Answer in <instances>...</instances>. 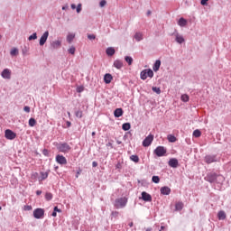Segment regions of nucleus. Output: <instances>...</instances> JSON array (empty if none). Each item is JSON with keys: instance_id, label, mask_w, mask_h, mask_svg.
Segmentation results:
<instances>
[{"instance_id": "15", "label": "nucleus", "mask_w": 231, "mask_h": 231, "mask_svg": "<svg viewBox=\"0 0 231 231\" xmlns=\"http://www.w3.org/2000/svg\"><path fill=\"white\" fill-rule=\"evenodd\" d=\"M114 68H116V69H122V68H124V61L121 60H116L114 61Z\"/></svg>"}, {"instance_id": "18", "label": "nucleus", "mask_w": 231, "mask_h": 231, "mask_svg": "<svg viewBox=\"0 0 231 231\" xmlns=\"http://www.w3.org/2000/svg\"><path fill=\"white\" fill-rule=\"evenodd\" d=\"M111 80H113V76L109 73L105 74L104 76L105 84H111Z\"/></svg>"}, {"instance_id": "52", "label": "nucleus", "mask_w": 231, "mask_h": 231, "mask_svg": "<svg viewBox=\"0 0 231 231\" xmlns=\"http://www.w3.org/2000/svg\"><path fill=\"white\" fill-rule=\"evenodd\" d=\"M23 111H25V113H30V111H31L30 106H24Z\"/></svg>"}, {"instance_id": "57", "label": "nucleus", "mask_w": 231, "mask_h": 231, "mask_svg": "<svg viewBox=\"0 0 231 231\" xmlns=\"http://www.w3.org/2000/svg\"><path fill=\"white\" fill-rule=\"evenodd\" d=\"M92 167H98V162H92Z\"/></svg>"}, {"instance_id": "14", "label": "nucleus", "mask_w": 231, "mask_h": 231, "mask_svg": "<svg viewBox=\"0 0 231 231\" xmlns=\"http://www.w3.org/2000/svg\"><path fill=\"white\" fill-rule=\"evenodd\" d=\"M2 78L3 79H10L11 77H12V71H10L9 69H5L3 71H2Z\"/></svg>"}, {"instance_id": "59", "label": "nucleus", "mask_w": 231, "mask_h": 231, "mask_svg": "<svg viewBox=\"0 0 231 231\" xmlns=\"http://www.w3.org/2000/svg\"><path fill=\"white\" fill-rule=\"evenodd\" d=\"M51 216H52V217H57V213L55 210H53V212L51 213Z\"/></svg>"}, {"instance_id": "41", "label": "nucleus", "mask_w": 231, "mask_h": 231, "mask_svg": "<svg viewBox=\"0 0 231 231\" xmlns=\"http://www.w3.org/2000/svg\"><path fill=\"white\" fill-rule=\"evenodd\" d=\"M152 181L153 183H160V177H159V176H156V175L152 176Z\"/></svg>"}, {"instance_id": "38", "label": "nucleus", "mask_w": 231, "mask_h": 231, "mask_svg": "<svg viewBox=\"0 0 231 231\" xmlns=\"http://www.w3.org/2000/svg\"><path fill=\"white\" fill-rule=\"evenodd\" d=\"M28 51H30V48L24 46L23 49H22V54L23 55V57H26V55H28Z\"/></svg>"}, {"instance_id": "34", "label": "nucleus", "mask_w": 231, "mask_h": 231, "mask_svg": "<svg viewBox=\"0 0 231 231\" xmlns=\"http://www.w3.org/2000/svg\"><path fill=\"white\" fill-rule=\"evenodd\" d=\"M146 76L149 77L150 79H152L154 77V72L152 69H146Z\"/></svg>"}, {"instance_id": "2", "label": "nucleus", "mask_w": 231, "mask_h": 231, "mask_svg": "<svg viewBox=\"0 0 231 231\" xmlns=\"http://www.w3.org/2000/svg\"><path fill=\"white\" fill-rule=\"evenodd\" d=\"M217 178H219V175H217V173L208 172L205 177V180L208 181V183H216Z\"/></svg>"}, {"instance_id": "25", "label": "nucleus", "mask_w": 231, "mask_h": 231, "mask_svg": "<svg viewBox=\"0 0 231 231\" xmlns=\"http://www.w3.org/2000/svg\"><path fill=\"white\" fill-rule=\"evenodd\" d=\"M178 24H179V26H181L183 28V27L187 26V20L185 18H180L178 21Z\"/></svg>"}, {"instance_id": "40", "label": "nucleus", "mask_w": 231, "mask_h": 231, "mask_svg": "<svg viewBox=\"0 0 231 231\" xmlns=\"http://www.w3.org/2000/svg\"><path fill=\"white\" fill-rule=\"evenodd\" d=\"M152 91H153V93H157V95H160V93H162V89H160V88L158 87H152Z\"/></svg>"}, {"instance_id": "3", "label": "nucleus", "mask_w": 231, "mask_h": 231, "mask_svg": "<svg viewBox=\"0 0 231 231\" xmlns=\"http://www.w3.org/2000/svg\"><path fill=\"white\" fill-rule=\"evenodd\" d=\"M57 149L60 151V152H68L69 151H71V146L68 144V143H60L57 144Z\"/></svg>"}, {"instance_id": "24", "label": "nucleus", "mask_w": 231, "mask_h": 231, "mask_svg": "<svg viewBox=\"0 0 231 231\" xmlns=\"http://www.w3.org/2000/svg\"><path fill=\"white\" fill-rule=\"evenodd\" d=\"M10 55L11 57H17V55H19V49L17 48H13L11 51H10Z\"/></svg>"}, {"instance_id": "63", "label": "nucleus", "mask_w": 231, "mask_h": 231, "mask_svg": "<svg viewBox=\"0 0 231 231\" xmlns=\"http://www.w3.org/2000/svg\"><path fill=\"white\" fill-rule=\"evenodd\" d=\"M162 230H165V226H162L159 231H162Z\"/></svg>"}, {"instance_id": "20", "label": "nucleus", "mask_w": 231, "mask_h": 231, "mask_svg": "<svg viewBox=\"0 0 231 231\" xmlns=\"http://www.w3.org/2000/svg\"><path fill=\"white\" fill-rule=\"evenodd\" d=\"M183 207H184L183 202H181V201L176 202V204H175V210L177 212H180V211L183 210Z\"/></svg>"}, {"instance_id": "55", "label": "nucleus", "mask_w": 231, "mask_h": 231, "mask_svg": "<svg viewBox=\"0 0 231 231\" xmlns=\"http://www.w3.org/2000/svg\"><path fill=\"white\" fill-rule=\"evenodd\" d=\"M53 210H54V212H56V213H57V212H62V210H60V209L59 208V207H57V206L54 207V209H53Z\"/></svg>"}, {"instance_id": "12", "label": "nucleus", "mask_w": 231, "mask_h": 231, "mask_svg": "<svg viewBox=\"0 0 231 231\" xmlns=\"http://www.w3.org/2000/svg\"><path fill=\"white\" fill-rule=\"evenodd\" d=\"M168 165L172 169H178V167L180 166V162L176 158H171L168 162Z\"/></svg>"}, {"instance_id": "39", "label": "nucleus", "mask_w": 231, "mask_h": 231, "mask_svg": "<svg viewBox=\"0 0 231 231\" xmlns=\"http://www.w3.org/2000/svg\"><path fill=\"white\" fill-rule=\"evenodd\" d=\"M193 136L195 137V138H199V136H201V131H199V130H195L194 132H193Z\"/></svg>"}, {"instance_id": "29", "label": "nucleus", "mask_w": 231, "mask_h": 231, "mask_svg": "<svg viewBox=\"0 0 231 231\" xmlns=\"http://www.w3.org/2000/svg\"><path fill=\"white\" fill-rule=\"evenodd\" d=\"M130 160L131 162H134V163H138L140 162V157H138V155H131Z\"/></svg>"}, {"instance_id": "44", "label": "nucleus", "mask_w": 231, "mask_h": 231, "mask_svg": "<svg viewBox=\"0 0 231 231\" xmlns=\"http://www.w3.org/2000/svg\"><path fill=\"white\" fill-rule=\"evenodd\" d=\"M77 118H82V110H78L75 113Z\"/></svg>"}, {"instance_id": "4", "label": "nucleus", "mask_w": 231, "mask_h": 231, "mask_svg": "<svg viewBox=\"0 0 231 231\" xmlns=\"http://www.w3.org/2000/svg\"><path fill=\"white\" fill-rule=\"evenodd\" d=\"M153 153L159 158H162V156H165V154H167V149H165L163 146H158L153 151Z\"/></svg>"}, {"instance_id": "61", "label": "nucleus", "mask_w": 231, "mask_h": 231, "mask_svg": "<svg viewBox=\"0 0 231 231\" xmlns=\"http://www.w3.org/2000/svg\"><path fill=\"white\" fill-rule=\"evenodd\" d=\"M69 5H64L62 6V10H69Z\"/></svg>"}, {"instance_id": "32", "label": "nucleus", "mask_w": 231, "mask_h": 231, "mask_svg": "<svg viewBox=\"0 0 231 231\" xmlns=\"http://www.w3.org/2000/svg\"><path fill=\"white\" fill-rule=\"evenodd\" d=\"M36 124H37V121L35 120V118L31 117L29 119V125H30V127H35Z\"/></svg>"}, {"instance_id": "16", "label": "nucleus", "mask_w": 231, "mask_h": 231, "mask_svg": "<svg viewBox=\"0 0 231 231\" xmlns=\"http://www.w3.org/2000/svg\"><path fill=\"white\" fill-rule=\"evenodd\" d=\"M161 194L163 196H169L171 194V188L164 186L161 188Z\"/></svg>"}, {"instance_id": "36", "label": "nucleus", "mask_w": 231, "mask_h": 231, "mask_svg": "<svg viewBox=\"0 0 231 231\" xmlns=\"http://www.w3.org/2000/svg\"><path fill=\"white\" fill-rule=\"evenodd\" d=\"M180 100H181V102H189V95H187V94L181 95Z\"/></svg>"}, {"instance_id": "19", "label": "nucleus", "mask_w": 231, "mask_h": 231, "mask_svg": "<svg viewBox=\"0 0 231 231\" xmlns=\"http://www.w3.org/2000/svg\"><path fill=\"white\" fill-rule=\"evenodd\" d=\"M51 46L54 50H57L58 48H60V46H62V42L61 41H54L51 42Z\"/></svg>"}, {"instance_id": "6", "label": "nucleus", "mask_w": 231, "mask_h": 231, "mask_svg": "<svg viewBox=\"0 0 231 231\" xmlns=\"http://www.w3.org/2000/svg\"><path fill=\"white\" fill-rule=\"evenodd\" d=\"M33 217L35 219H42L44 217V209L38 208L33 210Z\"/></svg>"}, {"instance_id": "43", "label": "nucleus", "mask_w": 231, "mask_h": 231, "mask_svg": "<svg viewBox=\"0 0 231 231\" xmlns=\"http://www.w3.org/2000/svg\"><path fill=\"white\" fill-rule=\"evenodd\" d=\"M77 14H80L82 12V4H79L76 7Z\"/></svg>"}, {"instance_id": "37", "label": "nucleus", "mask_w": 231, "mask_h": 231, "mask_svg": "<svg viewBox=\"0 0 231 231\" xmlns=\"http://www.w3.org/2000/svg\"><path fill=\"white\" fill-rule=\"evenodd\" d=\"M125 62H127L128 66H131L133 64V58L130 56H125Z\"/></svg>"}, {"instance_id": "35", "label": "nucleus", "mask_w": 231, "mask_h": 231, "mask_svg": "<svg viewBox=\"0 0 231 231\" xmlns=\"http://www.w3.org/2000/svg\"><path fill=\"white\" fill-rule=\"evenodd\" d=\"M45 199L47 201H51L53 199V194H51V192H47L45 194Z\"/></svg>"}, {"instance_id": "28", "label": "nucleus", "mask_w": 231, "mask_h": 231, "mask_svg": "<svg viewBox=\"0 0 231 231\" xmlns=\"http://www.w3.org/2000/svg\"><path fill=\"white\" fill-rule=\"evenodd\" d=\"M73 39H75V34L73 33H69L67 35V42L71 44V42H73Z\"/></svg>"}, {"instance_id": "42", "label": "nucleus", "mask_w": 231, "mask_h": 231, "mask_svg": "<svg viewBox=\"0 0 231 231\" xmlns=\"http://www.w3.org/2000/svg\"><path fill=\"white\" fill-rule=\"evenodd\" d=\"M36 39H37V32H34L28 37V41H35Z\"/></svg>"}, {"instance_id": "60", "label": "nucleus", "mask_w": 231, "mask_h": 231, "mask_svg": "<svg viewBox=\"0 0 231 231\" xmlns=\"http://www.w3.org/2000/svg\"><path fill=\"white\" fill-rule=\"evenodd\" d=\"M70 6H71V9H72V10L77 9V5H76L75 4H71V5H70Z\"/></svg>"}, {"instance_id": "33", "label": "nucleus", "mask_w": 231, "mask_h": 231, "mask_svg": "<svg viewBox=\"0 0 231 231\" xmlns=\"http://www.w3.org/2000/svg\"><path fill=\"white\" fill-rule=\"evenodd\" d=\"M134 39L135 41H137V42H140V41L143 39V36L142 35V33L136 32L134 35Z\"/></svg>"}, {"instance_id": "45", "label": "nucleus", "mask_w": 231, "mask_h": 231, "mask_svg": "<svg viewBox=\"0 0 231 231\" xmlns=\"http://www.w3.org/2000/svg\"><path fill=\"white\" fill-rule=\"evenodd\" d=\"M75 51H76V49L74 46L69 49V53H70V55H75Z\"/></svg>"}, {"instance_id": "50", "label": "nucleus", "mask_w": 231, "mask_h": 231, "mask_svg": "<svg viewBox=\"0 0 231 231\" xmlns=\"http://www.w3.org/2000/svg\"><path fill=\"white\" fill-rule=\"evenodd\" d=\"M42 154H43L44 156H49L50 152L48 151V149H43Z\"/></svg>"}, {"instance_id": "5", "label": "nucleus", "mask_w": 231, "mask_h": 231, "mask_svg": "<svg viewBox=\"0 0 231 231\" xmlns=\"http://www.w3.org/2000/svg\"><path fill=\"white\" fill-rule=\"evenodd\" d=\"M204 162L208 165H210V163H216V162H218L217 155H212V154L206 155L204 158Z\"/></svg>"}, {"instance_id": "11", "label": "nucleus", "mask_w": 231, "mask_h": 231, "mask_svg": "<svg viewBox=\"0 0 231 231\" xmlns=\"http://www.w3.org/2000/svg\"><path fill=\"white\" fill-rule=\"evenodd\" d=\"M141 198L140 199H143V201H146V202H151L152 201V196H151V194L147 193L146 191H143L141 193Z\"/></svg>"}, {"instance_id": "53", "label": "nucleus", "mask_w": 231, "mask_h": 231, "mask_svg": "<svg viewBox=\"0 0 231 231\" xmlns=\"http://www.w3.org/2000/svg\"><path fill=\"white\" fill-rule=\"evenodd\" d=\"M116 169H122V162H118L117 164L116 165Z\"/></svg>"}, {"instance_id": "22", "label": "nucleus", "mask_w": 231, "mask_h": 231, "mask_svg": "<svg viewBox=\"0 0 231 231\" xmlns=\"http://www.w3.org/2000/svg\"><path fill=\"white\" fill-rule=\"evenodd\" d=\"M106 55H108V57H113V55H115V53H116L115 48H113V47H108V48L106 50Z\"/></svg>"}, {"instance_id": "23", "label": "nucleus", "mask_w": 231, "mask_h": 231, "mask_svg": "<svg viewBox=\"0 0 231 231\" xmlns=\"http://www.w3.org/2000/svg\"><path fill=\"white\" fill-rule=\"evenodd\" d=\"M217 217L220 221H223V220L226 219V213H225V211L221 210L217 213Z\"/></svg>"}, {"instance_id": "48", "label": "nucleus", "mask_w": 231, "mask_h": 231, "mask_svg": "<svg viewBox=\"0 0 231 231\" xmlns=\"http://www.w3.org/2000/svg\"><path fill=\"white\" fill-rule=\"evenodd\" d=\"M88 39H89V41H95L97 39V36L95 34H88Z\"/></svg>"}, {"instance_id": "1", "label": "nucleus", "mask_w": 231, "mask_h": 231, "mask_svg": "<svg viewBox=\"0 0 231 231\" xmlns=\"http://www.w3.org/2000/svg\"><path fill=\"white\" fill-rule=\"evenodd\" d=\"M127 205V198L123 197L116 199L114 203L115 208H125Z\"/></svg>"}, {"instance_id": "47", "label": "nucleus", "mask_w": 231, "mask_h": 231, "mask_svg": "<svg viewBox=\"0 0 231 231\" xmlns=\"http://www.w3.org/2000/svg\"><path fill=\"white\" fill-rule=\"evenodd\" d=\"M106 5H107V2L106 0H101L99 3V6L101 8H104V6H106Z\"/></svg>"}, {"instance_id": "31", "label": "nucleus", "mask_w": 231, "mask_h": 231, "mask_svg": "<svg viewBox=\"0 0 231 231\" xmlns=\"http://www.w3.org/2000/svg\"><path fill=\"white\" fill-rule=\"evenodd\" d=\"M178 139L176 138V136H174L173 134H169L168 135V141L171 143H174Z\"/></svg>"}, {"instance_id": "27", "label": "nucleus", "mask_w": 231, "mask_h": 231, "mask_svg": "<svg viewBox=\"0 0 231 231\" xmlns=\"http://www.w3.org/2000/svg\"><path fill=\"white\" fill-rule=\"evenodd\" d=\"M140 77L142 80H147V69H143L140 73Z\"/></svg>"}, {"instance_id": "13", "label": "nucleus", "mask_w": 231, "mask_h": 231, "mask_svg": "<svg viewBox=\"0 0 231 231\" xmlns=\"http://www.w3.org/2000/svg\"><path fill=\"white\" fill-rule=\"evenodd\" d=\"M56 162L60 165H66L68 163V160H66V157L60 154L56 155Z\"/></svg>"}, {"instance_id": "51", "label": "nucleus", "mask_w": 231, "mask_h": 231, "mask_svg": "<svg viewBox=\"0 0 231 231\" xmlns=\"http://www.w3.org/2000/svg\"><path fill=\"white\" fill-rule=\"evenodd\" d=\"M207 3H208V0H200V5H202V6H207Z\"/></svg>"}, {"instance_id": "54", "label": "nucleus", "mask_w": 231, "mask_h": 231, "mask_svg": "<svg viewBox=\"0 0 231 231\" xmlns=\"http://www.w3.org/2000/svg\"><path fill=\"white\" fill-rule=\"evenodd\" d=\"M38 176H39V173L38 172H34V173H32V178L33 180H36V178H38Z\"/></svg>"}, {"instance_id": "26", "label": "nucleus", "mask_w": 231, "mask_h": 231, "mask_svg": "<svg viewBox=\"0 0 231 231\" xmlns=\"http://www.w3.org/2000/svg\"><path fill=\"white\" fill-rule=\"evenodd\" d=\"M41 177L39 178V181H44L48 178V172L41 171Z\"/></svg>"}, {"instance_id": "9", "label": "nucleus", "mask_w": 231, "mask_h": 231, "mask_svg": "<svg viewBox=\"0 0 231 231\" xmlns=\"http://www.w3.org/2000/svg\"><path fill=\"white\" fill-rule=\"evenodd\" d=\"M5 136L7 140H15V138L17 137V134L10 129H7L5 132Z\"/></svg>"}, {"instance_id": "30", "label": "nucleus", "mask_w": 231, "mask_h": 231, "mask_svg": "<svg viewBox=\"0 0 231 231\" xmlns=\"http://www.w3.org/2000/svg\"><path fill=\"white\" fill-rule=\"evenodd\" d=\"M122 129L123 131H129V129H131V123H124Z\"/></svg>"}, {"instance_id": "62", "label": "nucleus", "mask_w": 231, "mask_h": 231, "mask_svg": "<svg viewBox=\"0 0 231 231\" xmlns=\"http://www.w3.org/2000/svg\"><path fill=\"white\" fill-rule=\"evenodd\" d=\"M41 194H42V191H41V190H37V191H36V195H37V196H41Z\"/></svg>"}, {"instance_id": "46", "label": "nucleus", "mask_w": 231, "mask_h": 231, "mask_svg": "<svg viewBox=\"0 0 231 231\" xmlns=\"http://www.w3.org/2000/svg\"><path fill=\"white\" fill-rule=\"evenodd\" d=\"M120 213L118 211H112L111 213L112 217H115V218L118 217Z\"/></svg>"}, {"instance_id": "56", "label": "nucleus", "mask_w": 231, "mask_h": 231, "mask_svg": "<svg viewBox=\"0 0 231 231\" xmlns=\"http://www.w3.org/2000/svg\"><path fill=\"white\" fill-rule=\"evenodd\" d=\"M24 210H32V206H24Z\"/></svg>"}, {"instance_id": "58", "label": "nucleus", "mask_w": 231, "mask_h": 231, "mask_svg": "<svg viewBox=\"0 0 231 231\" xmlns=\"http://www.w3.org/2000/svg\"><path fill=\"white\" fill-rule=\"evenodd\" d=\"M66 125H67V127H71V122L67 121V122H66Z\"/></svg>"}, {"instance_id": "21", "label": "nucleus", "mask_w": 231, "mask_h": 231, "mask_svg": "<svg viewBox=\"0 0 231 231\" xmlns=\"http://www.w3.org/2000/svg\"><path fill=\"white\" fill-rule=\"evenodd\" d=\"M161 66H162V60H157L152 67L153 71H159Z\"/></svg>"}, {"instance_id": "17", "label": "nucleus", "mask_w": 231, "mask_h": 231, "mask_svg": "<svg viewBox=\"0 0 231 231\" xmlns=\"http://www.w3.org/2000/svg\"><path fill=\"white\" fill-rule=\"evenodd\" d=\"M124 116V109L122 108H116L115 111H114V116L116 118H120V116Z\"/></svg>"}, {"instance_id": "7", "label": "nucleus", "mask_w": 231, "mask_h": 231, "mask_svg": "<svg viewBox=\"0 0 231 231\" xmlns=\"http://www.w3.org/2000/svg\"><path fill=\"white\" fill-rule=\"evenodd\" d=\"M153 141H154V135H152V134H150L143 141V147H149V146H151V143H152Z\"/></svg>"}, {"instance_id": "10", "label": "nucleus", "mask_w": 231, "mask_h": 231, "mask_svg": "<svg viewBox=\"0 0 231 231\" xmlns=\"http://www.w3.org/2000/svg\"><path fill=\"white\" fill-rule=\"evenodd\" d=\"M48 37H50V32L46 31L40 38V42H39L40 46H43L46 44V41H48Z\"/></svg>"}, {"instance_id": "64", "label": "nucleus", "mask_w": 231, "mask_h": 231, "mask_svg": "<svg viewBox=\"0 0 231 231\" xmlns=\"http://www.w3.org/2000/svg\"><path fill=\"white\" fill-rule=\"evenodd\" d=\"M133 222H130L129 224H128V226H130V228H133Z\"/></svg>"}, {"instance_id": "49", "label": "nucleus", "mask_w": 231, "mask_h": 231, "mask_svg": "<svg viewBox=\"0 0 231 231\" xmlns=\"http://www.w3.org/2000/svg\"><path fill=\"white\" fill-rule=\"evenodd\" d=\"M84 91V86L77 87V93H82Z\"/></svg>"}, {"instance_id": "8", "label": "nucleus", "mask_w": 231, "mask_h": 231, "mask_svg": "<svg viewBox=\"0 0 231 231\" xmlns=\"http://www.w3.org/2000/svg\"><path fill=\"white\" fill-rule=\"evenodd\" d=\"M171 35L175 37V41L178 44H183V42H185V38H183V35L180 34L178 31L175 30Z\"/></svg>"}]
</instances>
